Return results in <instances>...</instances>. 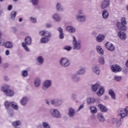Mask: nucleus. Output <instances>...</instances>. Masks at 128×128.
Returning <instances> with one entry per match:
<instances>
[{
    "label": "nucleus",
    "instance_id": "57",
    "mask_svg": "<svg viewBox=\"0 0 128 128\" xmlns=\"http://www.w3.org/2000/svg\"><path fill=\"white\" fill-rule=\"evenodd\" d=\"M12 5H9L8 8V10H12Z\"/></svg>",
    "mask_w": 128,
    "mask_h": 128
},
{
    "label": "nucleus",
    "instance_id": "5",
    "mask_svg": "<svg viewBox=\"0 0 128 128\" xmlns=\"http://www.w3.org/2000/svg\"><path fill=\"white\" fill-rule=\"evenodd\" d=\"M50 114L54 118H62V115L58 109H50Z\"/></svg>",
    "mask_w": 128,
    "mask_h": 128
},
{
    "label": "nucleus",
    "instance_id": "20",
    "mask_svg": "<svg viewBox=\"0 0 128 128\" xmlns=\"http://www.w3.org/2000/svg\"><path fill=\"white\" fill-rule=\"evenodd\" d=\"M28 97L24 96L22 98V99L20 100V103L22 106H26V104H28Z\"/></svg>",
    "mask_w": 128,
    "mask_h": 128
},
{
    "label": "nucleus",
    "instance_id": "2",
    "mask_svg": "<svg viewBox=\"0 0 128 128\" xmlns=\"http://www.w3.org/2000/svg\"><path fill=\"white\" fill-rule=\"evenodd\" d=\"M72 46L73 49L76 50H80L82 48V42L80 40H76V36H72Z\"/></svg>",
    "mask_w": 128,
    "mask_h": 128
},
{
    "label": "nucleus",
    "instance_id": "1",
    "mask_svg": "<svg viewBox=\"0 0 128 128\" xmlns=\"http://www.w3.org/2000/svg\"><path fill=\"white\" fill-rule=\"evenodd\" d=\"M1 90L5 93L6 96H13L14 94V91L10 89L8 85L4 84L1 87Z\"/></svg>",
    "mask_w": 128,
    "mask_h": 128
},
{
    "label": "nucleus",
    "instance_id": "63",
    "mask_svg": "<svg viewBox=\"0 0 128 128\" xmlns=\"http://www.w3.org/2000/svg\"><path fill=\"white\" fill-rule=\"evenodd\" d=\"M92 34L93 36H96V32H93L92 33Z\"/></svg>",
    "mask_w": 128,
    "mask_h": 128
},
{
    "label": "nucleus",
    "instance_id": "19",
    "mask_svg": "<svg viewBox=\"0 0 128 128\" xmlns=\"http://www.w3.org/2000/svg\"><path fill=\"white\" fill-rule=\"evenodd\" d=\"M109 16H110V14H108V10H104L102 11V16L103 18H104V20H108Z\"/></svg>",
    "mask_w": 128,
    "mask_h": 128
},
{
    "label": "nucleus",
    "instance_id": "25",
    "mask_svg": "<svg viewBox=\"0 0 128 128\" xmlns=\"http://www.w3.org/2000/svg\"><path fill=\"white\" fill-rule=\"evenodd\" d=\"M53 20H55L56 22H60L61 20L60 16L58 14H55L52 16Z\"/></svg>",
    "mask_w": 128,
    "mask_h": 128
},
{
    "label": "nucleus",
    "instance_id": "6",
    "mask_svg": "<svg viewBox=\"0 0 128 128\" xmlns=\"http://www.w3.org/2000/svg\"><path fill=\"white\" fill-rule=\"evenodd\" d=\"M118 114L122 118H126L128 116V106H126L124 109L120 108L118 110Z\"/></svg>",
    "mask_w": 128,
    "mask_h": 128
},
{
    "label": "nucleus",
    "instance_id": "32",
    "mask_svg": "<svg viewBox=\"0 0 128 128\" xmlns=\"http://www.w3.org/2000/svg\"><path fill=\"white\" fill-rule=\"evenodd\" d=\"M118 34L120 36V38H121V40H126V34L124 33L123 32H119Z\"/></svg>",
    "mask_w": 128,
    "mask_h": 128
},
{
    "label": "nucleus",
    "instance_id": "7",
    "mask_svg": "<svg viewBox=\"0 0 128 128\" xmlns=\"http://www.w3.org/2000/svg\"><path fill=\"white\" fill-rule=\"evenodd\" d=\"M59 62L62 66L64 68H68L70 66V60L66 58H61Z\"/></svg>",
    "mask_w": 128,
    "mask_h": 128
},
{
    "label": "nucleus",
    "instance_id": "53",
    "mask_svg": "<svg viewBox=\"0 0 128 128\" xmlns=\"http://www.w3.org/2000/svg\"><path fill=\"white\" fill-rule=\"evenodd\" d=\"M100 86V82L98 81L96 83V90H98V88Z\"/></svg>",
    "mask_w": 128,
    "mask_h": 128
},
{
    "label": "nucleus",
    "instance_id": "18",
    "mask_svg": "<svg viewBox=\"0 0 128 128\" xmlns=\"http://www.w3.org/2000/svg\"><path fill=\"white\" fill-rule=\"evenodd\" d=\"M71 78L73 82H80V76H78V74H74L71 76Z\"/></svg>",
    "mask_w": 128,
    "mask_h": 128
},
{
    "label": "nucleus",
    "instance_id": "49",
    "mask_svg": "<svg viewBox=\"0 0 128 128\" xmlns=\"http://www.w3.org/2000/svg\"><path fill=\"white\" fill-rule=\"evenodd\" d=\"M30 20L33 24H36V18H34V17H30Z\"/></svg>",
    "mask_w": 128,
    "mask_h": 128
},
{
    "label": "nucleus",
    "instance_id": "55",
    "mask_svg": "<svg viewBox=\"0 0 128 128\" xmlns=\"http://www.w3.org/2000/svg\"><path fill=\"white\" fill-rule=\"evenodd\" d=\"M100 68H96V74H100Z\"/></svg>",
    "mask_w": 128,
    "mask_h": 128
},
{
    "label": "nucleus",
    "instance_id": "64",
    "mask_svg": "<svg viewBox=\"0 0 128 128\" xmlns=\"http://www.w3.org/2000/svg\"><path fill=\"white\" fill-rule=\"evenodd\" d=\"M96 102H102V100L100 98H97Z\"/></svg>",
    "mask_w": 128,
    "mask_h": 128
},
{
    "label": "nucleus",
    "instance_id": "24",
    "mask_svg": "<svg viewBox=\"0 0 128 128\" xmlns=\"http://www.w3.org/2000/svg\"><path fill=\"white\" fill-rule=\"evenodd\" d=\"M41 81L40 78H37L35 79L34 82V84L36 88H38L40 86Z\"/></svg>",
    "mask_w": 128,
    "mask_h": 128
},
{
    "label": "nucleus",
    "instance_id": "56",
    "mask_svg": "<svg viewBox=\"0 0 128 128\" xmlns=\"http://www.w3.org/2000/svg\"><path fill=\"white\" fill-rule=\"evenodd\" d=\"M78 15H80V14H82H82H84V12H82V10H79L78 11Z\"/></svg>",
    "mask_w": 128,
    "mask_h": 128
},
{
    "label": "nucleus",
    "instance_id": "21",
    "mask_svg": "<svg viewBox=\"0 0 128 128\" xmlns=\"http://www.w3.org/2000/svg\"><path fill=\"white\" fill-rule=\"evenodd\" d=\"M66 30L70 32L71 34H74L76 32V28L72 26H68L66 28Z\"/></svg>",
    "mask_w": 128,
    "mask_h": 128
},
{
    "label": "nucleus",
    "instance_id": "58",
    "mask_svg": "<svg viewBox=\"0 0 128 128\" xmlns=\"http://www.w3.org/2000/svg\"><path fill=\"white\" fill-rule=\"evenodd\" d=\"M6 56H8L10 54V50H6L5 52Z\"/></svg>",
    "mask_w": 128,
    "mask_h": 128
},
{
    "label": "nucleus",
    "instance_id": "17",
    "mask_svg": "<svg viewBox=\"0 0 128 128\" xmlns=\"http://www.w3.org/2000/svg\"><path fill=\"white\" fill-rule=\"evenodd\" d=\"M104 87L103 86H101L99 89V90L97 92L96 94L98 96H102L104 94Z\"/></svg>",
    "mask_w": 128,
    "mask_h": 128
},
{
    "label": "nucleus",
    "instance_id": "13",
    "mask_svg": "<svg viewBox=\"0 0 128 128\" xmlns=\"http://www.w3.org/2000/svg\"><path fill=\"white\" fill-rule=\"evenodd\" d=\"M86 18V16L84 14L76 16V20H78V22H85Z\"/></svg>",
    "mask_w": 128,
    "mask_h": 128
},
{
    "label": "nucleus",
    "instance_id": "31",
    "mask_svg": "<svg viewBox=\"0 0 128 128\" xmlns=\"http://www.w3.org/2000/svg\"><path fill=\"white\" fill-rule=\"evenodd\" d=\"M96 51L99 54L102 56L104 54V49L100 47V46H96Z\"/></svg>",
    "mask_w": 128,
    "mask_h": 128
},
{
    "label": "nucleus",
    "instance_id": "46",
    "mask_svg": "<svg viewBox=\"0 0 128 128\" xmlns=\"http://www.w3.org/2000/svg\"><path fill=\"white\" fill-rule=\"evenodd\" d=\"M91 88L92 92H96V84H92Z\"/></svg>",
    "mask_w": 128,
    "mask_h": 128
},
{
    "label": "nucleus",
    "instance_id": "42",
    "mask_svg": "<svg viewBox=\"0 0 128 128\" xmlns=\"http://www.w3.org/2000/svg\"><path fill=\"white\" fill-rule=\"evenodd\" d=\"M98 61V62L100 64H104V58L102 56L100 57Z\"/></svg>",
    "mask_w": 128,
    "mask_h": 128
},
{
    "label": "nucleus",
    "instance_id": "41",
    "mask_svg": "<svg viewBox=\"0 0 128 128\" xmlns=\"http://www.w3.org/2000/svg\"><path fill=\"white\" fill-rule=\"evenodd\" d=\"M22 122H20V121L17 120L14 122H13L12 123V124L14 126H20Z\"/></svg>",
    "mask_w": 128,
    "mask_h": 128
},
{
    "label": "nucleus",
    "instance_id": "22",
    "mask_svg": "<svg viewBox=\"0 0 128 128\" xmlns=\"http://www.w3.org/2000/svg\"><path fill=\"white\" fill-rule=\"evenodd\" d=\"M4 46L6 48H12L14 47V44L10 42H6L4 43Z\"/></svg>",
    "mask_w": 128,
    "mask_h": 128
},
{
    "label": "nucleus",
    "instance_id": "8",
    "mask_svg": "<svg viewBox=\"0 0 128 128\" xmlns=\"http://www.w3.org/2000/svg\"><path fill=\"white\" fill-rule=\"evenodd\" d=\"M52 86V80H45L42 84V90H46L47 88H50Z\"/></svg>",
    "mask_w": 128,
    "mask_h": 128
},
{
    "label": "nucleus",
    "instance_id": "48",
    "mask_svg": "<svg viewBox=\"0 0 128 128\" xmlns=\"http://www.w3.org/2000/svg\"><path fill=\"white\" fill-rule=\"evenodd\" d=\"M30 2H32L34 6H38V0H30Z\"/></svg>",
    "mask_w": 128,
    "mask_h": 128
},
{
    "label": "nucleus",
    "instance_id": "9",
    "mask_svg": "<svg viewBox=\"0 0 128 128\" xmlns=\"http://www.w3.org/2000/svg\"><path fill=\"white\" fill-rule=\"evenodd\" d=\"M50 103L53 104V106H62V99H54L50 101Z\"/></svg>",
    "mask_w": 128,
    "mask_h": 128
},
{
    "label": "nucleus",
    "instance_id": "35",
    "mask_svg": "<svg viewBox=\"0 0 128 128\" xmlns=\"http://www.w3.org/2000/svg\"><path fill=\"white\" fill-rule=\"evenodd\" d=\"M50 42V38L46 37H42L40 40V42L42 44H46Z\"/></svg>",
    "mask_w": 128,
    "mask_h": 128
},
{
    "label": "nucleus",
    "instance_id": "33",
    "mask_svg": "<svg viewBox=\"0 0 128 128\" xmlns=\"http://www.w3.org/2000/svg\"><path fill=\"white\" fill-rule=\"evenodd\" d=\"M104 38H105L104 35L99 34L97 36V42H102V40H104Z\"/></svg>",
    "mask_w": 128,
    "mask_h": 128
},
{
    "label": "nucleus",
    "instance_id": "60",
    "mask_svg": "<svg viewBox=\"0 0 128 128\" xmlns=\"http://www.w3.org/2000/svg\"><path fill=\"white\" fill-rule=\"evenodd\" d=\"M4 80H8V77L7 76H5L4 77Z\"/></svg>",
    "mask_w": 128,
    "mask_h": 128
},
{
    "label": "nucleus",
    "instance_id": "50",
    "mask_svg": "<svg viewBox=\"0 0 128 128\" xmlns=\"http://www.w3.org/2000/svg\"><path fill=\"white\" fill-rule=\"evenodd\" d=\"M64 50H68V52H70V50H72V46H65Z\"/></svg>",
    "mask_w": 128,
    "mask_h": 128
},
{
    "label": "nucleus",
    "instance_id": "52",
    "mask_svg": "<svg viewBox=\"0 0 128 128\" xmlns=\"http://www.w3.org/2000/svg\"><path fill=\"white\" fill-rule=\"evenodd\" d=\"M84 104H81V105L79 106V108H78L77 112H80V110H82V108H84Z\"/></svg>",
    "mask_w": 128,
    "mask_h": 128
},
{
    "label": "nucleus",
    "instance_id": "45",
    "mask_svg": "<svg viewBox=\"0 0 128 128\" xmlns=\"http://www.w3.org/2000/svg\"><path fill=\"white\" fill-rule=\"evenodd\" d=\"M42 126L44 128H50V126L48 123L46 122H44L42 123Z\"/></svg>",
    "mask_w": 128,
    "mask_h": 128
},
{
    "label": "nucleus",
    "instance_id": "62",
    "mask_svg": "<svg viewBox=\"0 0 128 128\" xmlns=\"http://www.w3.org/2000/svg\"><path fill=\"white\" fill-rule=\"evenodd\" d=\"M46 28H52V24H47L46 25Z\"/></svg>",
    "mask_w": 128,
    "mask_h": 128
},
{
    "label": "nucleus",
    "instance_id": "29",
    "mask_svg": "<svg viewBox=\"0 0 128 128\" xmlns=\"http://www.w3.org/2000/svg\"><path fill=\"white\" fill-rule=\"evenodd\" d=\"M86 72V68H80L78 71L76 72L77 74L82 76V74H84Z\"/></svg>",
    "mask_w": 128,
    "mask_h": 128
},
{
    "label": "nucleus",
    "instance_id": "59",
    "mask_svg": "<svg viewBox=\"0 0 128 128\" xmlns=\"http://www.w3.org/2000/svg\"><path fill=\"white\" fill-rule=\"evenodd\" d=\"M72 98L73 100H74L76 98V94H72Z\"/></svg>",
    "mask_w": 128,
    "mask_h": 128
},
{
    "label": "nucleus",
    "instance_id": "16",
    "mask_svg": "<svg viewBox=\"0 0 128 128\" xmlns=\"http://www.w3.org/2000/svg\"><path fill=\"white\" fill-rule=\"evenodd\" d=\"M110 6V0H104L101 4L102 8H106Z\"/></svg>",
    "mask_w": 128,
    "mask_h": 128
},
{
    "label": "nucleus",
    "instance_id": "38",
    "mask_svg": "<svg viewBox=\"0 0 128 128\" xmlns=\"http://www.w3.org/2000/svg\"><path fill=\"white\" fill-rule=\"evenodd\" d=\"M11 106L12 108H14L16 110H18V104L14 102H12Z\"/></svg>",
    "mask_w": 128,
    "mask_h": 128
},
{
    "label": "nucleus",
    "instance_id": "4",
    "mask_svg": "<svg viewBox=\"0 0 128 128\" xmlns=\"http://www.w3.org/2000/svg\"><path fill=\"white\" fill-rule=\"evenodd\" d=\"M25 42L22 43V46L24 48L26 52H30V48H28V47L26 46L28 44V46H30L32 44V38L30 36H28L25 38Z\"/></svg>",
    "mask_w": 128,
    "mask_h": 128
},
{
    "label": "nucleus",
    "instance_id": "28",
    "mask_svg": "<svg viewBox=\"0 0 128 128\" xmlns=\"http://www.w3.org/2000/svg\"><path fill=\"white\" fill-rule=\"evenodd\" d=\"M56 9L58 12H62V10H64V8L62 6V4L60 2L56 4Z\"/></svg>",
    "mask_w": 128,
    "mask_h": 128
},
{
    "label": "nucleus",
    "instance_id": "44",
    "mask_svg": "<svg viewBox=\"0 0 128 128\" xmlns=\"http://www.w3.org/2000/svg\"><path fill=\"white\" fill-rule=\"evenodd\" d=\"M28 70H24L22 71V76L26 78V76H28Z\"/></svg>",
    "mask_w": 128,
    "mask_h": 128
},
{
    "label": "nucleus",
    "instance_id": "40",
    "mask_svg": "<svg viewBox=\"0 0 128 128\" xmlns=\"http://www.w3.org/2000/svg\"><path fill=\"white\" fill-rule=\"evenodd\" d=\"M10 16L11 20H14L16 18V12L12 11V12H11Z\"/></svg>",
    "mask_w": 128,
    "mask_h": 128
},
{
    "label": "nucleus",
    "instance_id": "26",
    "mask_svg": "<svg viewBox=\"0 0 128 128\" xmlns=\"http://www.w3.org/2000/svg\"><path fill=\"white\" fill-rule=\"evenodd\" d=\"M58 30L60 32V40H62V38H64V31L62 30V28L60 27H59L58 28Z\"/></svg>",
    "mask_w": 128,
    "mask_h": 128
},
{
    "label": "nucleus",
    "instance_id": "47",
    "mask_svg": "<svg viewBox=\"0 0 128 128\" xmlns=\"http://www.w3.org/2000/svg\"><path fill=\"white\" fill-rule=\"evenodd\" d=\"M114 80H116V82H120V80H122V76H116L114 77Z\"/></svg>",
    "mask_w": 128,
    "mask_h": 128
},
{
    "label": "nucleus",
    "instance_id": "61",
    "mask_svg": "<svg viewBox=\"0 0 128 128\" xmlns=\"http://www.w3.org/2000/svg\"><path fill=\"white\" fill-rule=\"evenodd\" d=\"M46 104H48V106H50V102L48 100H46Z\"/></svg>",
    "mask_w": 128,
    "mask_h": 128
},
{
    "label": "nucleus",
    "instance_id": "30",
    "mask_svg": "<svg viewBox=\"0 0 128 128\" xmlns=\"http://www.w3.org/2000/svg\"><path fill=\"white\" fill-rule=\"evenodd\" d=\"M37 62H38V64H39L40 66L44 62V58H42V56H38L37 58Z\"/></svg>",
    "mask_w": 128,
    "mask_h": 128
},
{
    "label": "nucleus",
    "instance_id": "14",
    "mask_svg": "<svg viewBox=\"0 0 128 128\" xmlns=\"http://www.w3.org/2000/svg\"><path fill=\"white\" fill-rule=\"evenodd\" d=\"M98 107L100 112H106V111L108 110V108H106V106H104V104H99Z\"/></svg>",
    "mask_w": 128,
    "mask_h": 128
},
{
    "label": "nucleus",
    "instance_id": "43",
    "mask_svg": "<svg viewBox=\"0 0 128 128\" xmlns=\"http://www.w3.org/2000/svg\"><path fill=\"white\" fill-rule=\"evenodd\" d=\"M92 72L93 74H96V64H93L92 67Z\"/></svg>",
    "mask_w": 128,
    "mask_h": 128
},
{
    "label": "nucleus",
    "instance_id": "54",
    "mask_svg": "<svg viewBox=\"0 0 128 128\" xmlns=\"http://www.w3.org/2000/svg\"><path fill=\"white\" fill-rule=\"evenodd\" d=\"M12 30L13 32H16V30H18L15 28V27H12Z\"/></svg>",
    "mask_w": 128,
    "mask_h": 128
},
{
    "label": "nucleus",
    "instance_id": "27",
    "mask_svg": "<svg viewBox=\"0 0 128 128\" xmlns=\"http://www.w3.org/2000/svg\"><path fill=\"white\" fill-rule=\"evenodd\" d=\"M96 98H87V104H94L96 102Z\"/></svg>",
    "mask_w": 128,
    "mask_h": 128
},
{
    "label": "nucleus",
    "instance_id": "36",
    "mask_svg": "<svg viewBox=\"0 0 128 128\" xmlns=\"http://www.w3.org/2000/svg\"><path fill=\"white\" fill-rule=\"evenodd\" d=\"M123 120L124 118H122V117L121 116L120 120L117 121V122L116 123V126L117 128H120V126H122Z\"/></svg>",
    "mask_w": 128,
    "mask_h": 128
},
{
    "label": "nucleus",
    "instance_id": "37",
    "mask_svg": "<svg viewBox=\"0 0 128 128\" xmlns=\"http://www.w3.org/2000/svg\"><path fill=\"white\" fill-rule=\"evenodd\" d=\"M12 102H6L4 103V106L6 108L7 110H9V108H10V106H12Z\"/></svg>",
    "mask_w": 128,
    "mask_h": 128
},
{
    "label": "nucleus",
    "instance_id": "12",
    "mask_svg": "<svg viewBox=\"0 0 128 128\" xmlns=\"http://www.w3.org/2000/svg\"><path fill=\"white\" fill-rule=\"evenodd\" d=\"M105 47L107 50L111 52H113V50H114L116 48L112 44H111L110 42H107L105 44Z\"/></svg>",
    "mask_w": 128,
    "mask_h": 128
},
{
    "label": "nucleus",
    "instance_id": "10",
    "mask_svg": "<svg viewBox=\"0 0 128 128\" xmlns=\"http://www.w3.org/2000/svg\"><path fill=\"white\" fill-rule=\"evenodd\" d=\"M39 34L41 36H46V38H50L52 33L46 30H42L39 32Z\"/></svg>",
    "mask_w": 128,
    "mask_h": 128
},
{
    "label": "nucleus",
    "instance_id": "39",
    "mask_svg": "<svg viewBox=\"0 0 128 128\" xmlns=\"http://www.w3.org/2000/svg\"><path fill=\"white\" fill-rule=\"evenodd\" d=\"M90 110L91 112V113L94 114L96 113V107L94 106H91L90 107Z\"/></svg>",
    "mask_w": 128,
    "mask_h": 128
},
{
    "label": "nucleus",
    "instance_id": "3",
    "mask_svg": "<svg viewBox=\"0 0 128 128\" xmlns=\"http://www.w3.org/2000/svg\"><path fill=\"white\" fill-rule=\"evenodd\" d=\"M118 30H124V32L126 30V18H123L121 20V22H118L116 24Z\"/></svg>",
    "mask_w": 128,
    "mask_h": 128
},
{
    "label": "nucleus",
    "instance_id": "34",
    "mask_svg": "<svg viewBox=\"0 0 128 128\" xmlns=\"http://www.w3.org/2000/svg\"><path fill=\"white\" fill-rule=\"evenodd\" d=\"M108 94L111 96L112 100H116V93H114V92L112 90H109Z\"/></svg>",
    "mask_w": 128,
    "mask_h": 128
},
{
    "label": "nucleus",
    "instance_id": "23",
    "mask_svg": "<svg viewBox=\"0 0 128 128\" xmlns=\"http://www.w3.org/2000/svg\"><path fill=\"white\" fill-rule=\"evenodd\" d=\"M97 118L100 122H104V116L102 112H100L97 114Z\"/></svg>",
    "mask_w": 128,
    "mask_h": 128
},
{
    "label": "nucleus",
    "instance_id": "11",
    "mask_svg": "<svg viewBox=\"0 0 128 128\" xmlns=\"http://www.w3.org/2000/svg\"><path fill=\"white\" fill-rule=\"evenodd\" d=\"M110 70L113 72H118L122 70V68L118 64H114L110 66Z\"/></svg>",
    "mask_w": 128,
    "mask_h": 128
},
{
    "label": "nucleus",
    "instance_id": "15",
    "mask_svg": "<svg viewBox=\"0 0 128 128\" xmlns=\"http://www.w3.org/2000/svg\"><path fill=\"white\" fill-rule=\"evenodd\" d=\"M76 114V110L72 108H69L68 116L70 118H73Z\"/></svg>",
    "mask_w": 128,
    "mask_h": 128
},
{
    "label": "nucleus",
    "instance_id": "51",
    "mask_svg": "<svg viewBox=\"0 0 128 128\" xmlns=\"http://www.w3.org/2000/svg\"><path fill=\"white\" fill-rule=\"evenodd\" d=\"M118 122V119L116 118H114L112 119V123L113 124H116Z\"/></svg>",
    "mask_w": 128,
    "mask_h": 128
}]
</instances>
